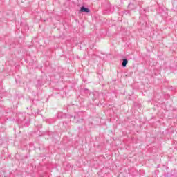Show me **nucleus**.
<instances>
[{"mask_svg":"<svg viewBox=\"0 0 177 177\" xmlns=\"http://www.w3.org/2000/svg\"><path fill=\"white\" fill-rule=\"evenodd\" d=\"M18 121L19 122H23L24 120H26V113H19L18 114Z\"/></svg>","mask_w":177,"mask_h":177,"instance_id":"nucleus-1","label":"nucleus"},{"mask_svg":"<svg viewBox=\"0 0 177 177\" xmlns=\"http://www.w3.org/2000/svg\"><path fill=\"white\" fill-rule=\"evenodd\" d=\"M80 12L81 13H90L91 12V10H89V8L85 7V6H82L80 8Z\"/></svg>","mask_w":177,"mask_h":177,"instance_id":"nucleus-2","label":"nucleus"},{"mask_svg":"<svg viewBox=\"0 0 177 177\" xmlns=\"http://www.w3.org/2000/svg\"><path fill=\"white\" fill-rule=\"evenodd\" d=\"M127 64H128V59H123L122 62V66L123 67H127Z\"/></svg>","mask_w":177,"mask_h":177,"instance_id":"nucleus-3","label":"nucleus"},{"mask_svg":"<svg viewBox=\"0 0 177 177\" xmlns=\"http://www.w3.org/2000/svg\"><path fill=\"white\" fill-rule=\"evenodd\" d=\"M62 117H63V113L59 112V113H58V118H62Z\"/></svg>","mask_w":177,"mask_h":177,"instance_id":"nucleus-4","label":"nucleus"},{"mask_svg":"<svg viewBox=\"0 0 177 177\" xmlns=\"http://www.w3.org/2000/svg\"><path fill=\"white\" fill-rule=\"evenodd\" d=\"M146 10L145 9H143V12H142V14L144 15V17H146Z\"/></svg>","mask_w":177,"mask_h":177,"instance_id":"nucleus-5","label":"nucleus"},{"mask_svg":"<svg viewBox=\"0 0 177 177\" xmlns=\"http://www.w3.org/2000/svg\"><path fill=\"white\" fill-rule=\"evenodd\" d=\"M140 24H142L143 26H146V21H140Z\"/></svg>","mask_w":177,"mask_h":177,"instance_id":"nucleus-6","label":"nucleus"},{"mask_svg":"<svg viewBox=\"0 0 177 177\" xmlns=\"http://www.w3.org/2000/svg\"><path fill=\"white\" fill-rule=\"evenodd\" d=\"M131 6H133V4H132V3L129 4V6H128L129 9H131Z\"/></svg>","mask_w":177,"mask_h":177,"instance_id":"nucleus-7","label":"nucleus"},{"mask_svg":"<svg viewBox=\"0 0 177 177\" xmlns=\"http://www.w3.org/2000/svg\"><path fill=\"white\" fill-rule=\"evenodd\" d=\"M1 131L3 132V131H5V127H1Z\"/></svg>","mask_w":177,"mask_h":177,"instance_id":"nucleus-8","label":"nucleus"},{"mask_svg":"<svg viewBox=\"0 0 177 177\" xmlns=\"http://www.w3.org/2000/svg\"><path fill=\"white\" fill-rule=\"evenodd\" d=\"M39 111L35 112V114H39Z\"/></svg>","mask_w":177,"mask_h":177,"instance_id":"nucleus-9","label":"nucleus"},{"mask_svg":"<svg viewBox=\"0 0 177 177\" xmlns=\"http://www.w3.org/2000/svg\"><path fill=\"white\" fill-rule=\"evenodd\" d=\"M124 13H125V15H127V13H129V12H128V11H126Z\"/></svg>","mask_w":177,"mask_h":177,"instance_id":"nucleus-10","label":"nucleus"},{"mask_svg":"<svg viewBox=\"0 0 177 177\" xmlns=\"http://www.w3.org/2000/svg\"><path fill=\"white\" fill-rule=\"evenodd\" d=\"M160 14L162 16V12H160Z\"/></svg>","mask_w":177,"mask_h":177,"instance_id":"nucleus-11","label":"nucleus"},{"mask_svg":"<svg viewBox=\"0 0 177 177\" xmlns=\"http://www.w3.org/2000/svg\"><path fill=\"white\" fill-rule=\"evenodd\" d=\"M85 91H88V88H85Z\"/></svg>","mask_w":177,"mask_h":177,"instance_id":"nucleus-12","label":"nucleus"}]
</instances>
